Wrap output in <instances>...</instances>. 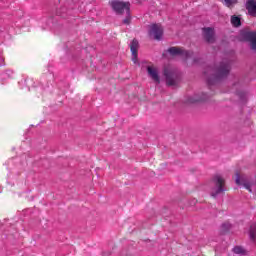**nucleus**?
Instances as JSON below:
<instances>
[{"label":"nucleus","instance_id":"f03ea898","mask_svg":"<svg viewBox=\"0 0 256 256\" xmlns=\"http://www.w3.org/2000/svg\"><path fill=\"white\" fill-rule=\"evenodd\" d=\"M110 5L118 15H122V13H129V9L131 8V4L129 2H123L121 0H112Z\"/></svg>","mask_w":256,"mask_h":256},{"label":"nucleus","instance_id":"0eeeda50","mask_svg":"<svg viewBox=\"0 0 256 256\" xmlns=\"http://www.w3.org/2000/svg\"><path fill=\"white\" fill-rule=\"evenodd\" d=\"M147 72L149 77L153 80L154 83L160 84L161 78H159V70L155 66H148Z\"/></svg>","mask_w":256,"mask_h":256},{"label":"nucleus","instance_id":"20e7f679","mask_svg":"<svg viewBox=\"0 0 256 256\" xmlns=\"http://www.w3.org/2000/svg\"><path fill=\"white\" fill-rule=\"evenodd\" d=\"M149 35L156 41L163 39V27L159 24H153L150 26Z\"/></svg>","mask_w":256,"mask_h":256},{"label":"nucleus","instance_id":"f3484780","mask_svg":"<svg viewBox=\"0 0 256 256\" xmlns=\"http://www.w3.org/2000/svg\"><path fill=\"white\" fill-rule=\"evenodd\" d=\"M124 25H129L131 23V15H129V12L127 13L126 18L123 20Z\"/></svg>","mask_w":256,"mask_h":256},{"label":"nucleus","instance_id":"4468645a","mask_svg":"<svg viewBox=\"0 0 256 256\" xmlns=\"http://www.w3.org/2000/svg\"><path fill=\"white\" fill-rule=\"evenodd\" d=\"M231 23L234 27H240L241 26V18H239L238 16H232Z\"/></svg>","mask_w":256,"mask_h":256},{"label":"nucleus","instance_id":"423d86ee","mask_svg":"<svg viewBox=\"0 0 256 256\" xmlns=\"http://www.w3.org/2000/svg\"><path fill=\"white\" fill-rule=\"evenodd\" d=\"M168 53H170V55H181V57H184V59H189V57H191V52L178 47L169 48Z\"/></svg>","mask_w":256,"mask_h":256},{"label":"nucleus","instance_id":"1a4fd4ad","mask_svg":"<svg viewBox=\"0 0 256 256\" xmlns=\"http://www.w3.org/2000/svg\"><path fill=\"white\" fill-rule=\"evenodd\" d=\"M203 33L208 43H213V41H215V31H213V28H204Z\"/></svg>","mask_w":256,"mask_h":256},{"label":"nucleus","instance_id":"39448f33","mask_svg":"<svg viewBox=\"0 0 256 256\" xmlns=\"http://www.w3.org/2000/svg\"><path fill=\"white\" fill-rule=\"evenodd\" d=\"M229 71H231V65L229 62L225 61L222 62L218 68L213 70V73L216 77H225V75H229Z\"/></svg>","mask_w":256,"mask_h":256},{"label":"nucleus","instance_id":"6e6552de","mask_svg":"<svg viewBox=\"0 0 256 256\" xmlns=\"http://www.w3.org/2000/svg\"><path fill=\"white\" fill-rule=\"evenodd\" d=\"M130 51L132 53V61L137 64V51H139V42L137 40H133L130 44Z\"/></svg>","mask_w":256,"mask_h":256},{"label":"nucleus","instance_id":"9b49d317","mask_svg":"<svg viewBox=\"0 0 256 256\" xmlns=\"http://www.w3.org/2000/svg\"><path fill=\"white\" fill-rule=\"evenodd\" d=\"M246 37L251 42L252 49L256 51V32H248Z\"/></svg>","mask_w":256,"mask_h":256},{"label":"nucleus","instance_id":"2eb2a0df","mask_svg":"<svg viewBox=\"0 0 256 256\" xmlns=\"http://www.w3.org/2000/svg\"><path fill=\"white\" fill-rule=\"evenodd\" d=\"M199 101H203V98H199L198 96H192L189 98L188 103H197Z\"/></svg>","mask_w":256,"mask_h":256},{"label":"nucleus","instance_id":"f8f14e48","mask_svg":"<svg viewBox=\"0 0 256 256\" xmlns=\"http://www.w3.org/2000/svg\"><path fill=\"white\" fill-rule=\"evenodd\" d=\"M251 241H256V223L252 224L249 231Z\"/></svg>","mask_w":256,"mask_h":256},{"label":"nucleus","instance_id":"6ab92c4d","mask_svg":"<svg viewBox=\"0 0 256 256\" xmlns=\"http://www.w3.org/2000/svg\"><path fill=\"white\" fill-rule=\"evenodd\" d=\"M244 187H246L250 193H253V190L251 189V186H249L247 184H244Z\"/></svg>","mask_w":256,"mask_h":256},{"label":"nucleus","instance_id":"dca6fc26","mask_svg":"<svg viewBox=\"0 0 256 256\" xmlns=\"http://www.w3.org/2000/svg\"><path fill=\"white\" fill-rule=\"evenodd\" d=\"M226 7H231V5H235L237 3V0H223Z\"/></svg>","mask_w":256,"mask_h":256},{"label":"nucleus","instance_id":"7ed1b4c3","mask_svg":"<svg viewBox=\"0 0 256 256\" xmlns=\"http://www.w3.org/2000/svg\"><path fill=\"white\" fill-rule=\"evenodd\" d=\"M164 76L166 78V83L169 87L177 85V72L173 68H165Z\"/></svg>","mask_w":256,"mask_h":256},{"label":"nucleus","instance_id":"9d476101","mask_svg":"<svg viewBox=\"0 0 256 256\" xmlns=\"http://www.w3.org/2000/svg\"><path fill=\"white\" fill-rule=\"evenodd\" d=\"M246 9L251 17H256V1L248 0L246 2Z\"/></svg>","mask_w":256,"mask_h":256},{"label":"nucleus","instance_id":"ddd939ff","mask_svg":"<svg viewBox=\"0 0 256 256\" xmlns=\"http://www.w3.org/2000/svg\"><path fill=\"white\" fill-rule=\"evenodd\" d=\"M232 251L235 255H245L247 253V251H245L241 246H235Z\"/></svg>","mask_w":256,"mask_h":256},{"label":"nucleus","instance_id":"a211bd4d","mask_svg":"<svg viewBox=\"0 0 256 256\" xmlns=\"http://www.w3.org/2000/svg\"><path fill=\"white\" fill-rule=\"evenodd\" d=\"M236 185H242L241 183V176H239V173L236 174Z\"/></svg>","mask_w":256,"mask_h":256},{"label":"nucleus","instance_id":"f257e3e1","mask_svg":"<svg viewBox=\"0 0 256 256\" xmlns=\"http://www.w3.org/2000/svg\"><path fill=\"white\" fill-rule=\"evenodd\" d=\"M210 187L211 197H217L221 193H225V179L219 175L214 176L210 182Z\"/></svg>","mask_w":256,"mask_h":256}]
</instances>
